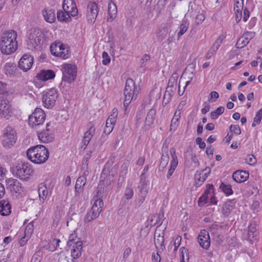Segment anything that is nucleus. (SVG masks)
<instances>
[{
    "label": "nucleus",
    "mask_w": 262,
    "mask_h": 262,
    "mask_svg": "<svg viewBox=\"0 0 262 262\" xmlns=\"http://www.w3.org/2000/svg\"><path fill=\"white\" fill-rule=\"evenodd\" d=\"M30 238V237H27L26 235L24 234V236L22 237L19 241L20 246L23 247L25 246Z\"/></svg>",
    "instance_id": "obj_62"
},
{
    "label": "nucleus",
    "mask_w": 262,
    "mask_h": 262,
    "mask_svg": "<svg viewBox=\"0 0 262 262\" xmlns=\"http://www.w3.org/2000/svg\"><path fill=\"white\" fill-rule=\"evenodd\" d=\"M162 152L164 151H165V155H164L163 153L162 155L161 161L160 163V167L162 169H164L167 166L169 160L168 154V147L167 146H164L163 145L162 147Z\"/></svg>",
    "instance_id": "obj_33"
},
{
    "label": "nucleus",
    "mask_w": 262,
    "mask_h": 262,
    "mask_svg": "<svg viewBox=\"0 0 262 262\" xmlns=\"http://www.w3.org/2000/svg\"><path fill=\"white\" fill-rule=\"evenodd\" d=\"M34 231V225L32 222L29 223L25 227L24 234L27 237H31Z\"/></svg>",
    "instance_id": "obj_52"
},
{
    "label": "nucleus",
    "mask_w": 262,
    "mask_h": 262,
    "mask_svg": "<svg viewBox=\"0 0 262 262\" xmlns=\"http://www.w3.org/2000/svg\"><path fill=\"white\" fill-rule=\"evenodd\" d=\"M225 108L223 106H220L215 111L212 112L210 114V117L213 120L216 119L219 116L222 115L224 112Z\"/></svg>",
    "instance_id": "obj_46"
},
{
    "label": "nucleus",
    "mask_w": 262,
    "mask_h": 262,
    "mask_svg": "<svg viewBox=\"0 0 262 262\" xmlns=\"http://www.w3.org/2000/svg\"><path fill=\"white\" fill-rule=\"evenodd\" d=\"M99 13L97 4L95 2H89L86 7V19L89 24L95 23Z\"/></svg>",
    "instance_id": "obj_12"
},
{
    "label": "nucleus",
    "mask_w": 262,
    "mask_h": 262,
    "mask_svg": "<svg viewBox=\"0 0 262 262\" xmlns=\"http://www.w3.org/2000/svg\"><path fill=\"white\" fill-rule=\"evenodd\" d=\"M50 51L53 55L64 59L68 58L70 55L69 48L60 42L52 43L50 46Z\"/></svg>",
    "instance_id": "obj_9"
},
{
    "label": "nucleus",
    "mask_w": 262,
    "mask_h": 262,
    "mask_svg": "<svg viewBox=\"0 0 262 262\" xmlns=\"http://www.w3.org/2000/svg\"><path fill=\"white\" fill-rule=\"evenodd\" d=\"M249 42V41L243 35L241 36L238 39L236 46L237 48H242L245 46H246L248 43Z\"/></svg>",
    "instance_id": "obj_49"
},
{
    "label": "nucleus",
    "mask_w": 262,
    "mask_h": 262,
    "mask_svg": "<svg viewBox=\"0 0 262 262\" xmlns=\"http://www.w3.org/2000/svg\"><path fill=\"white\" fill-rule=\"evenodd\" d=\"M118 114V109L117 108H114L111 112V115L108 116L106 120L107 123H108V122H109L110 124L113 123L115 124Z\"/></svg>",
    "instance_id": "obj_41"
},
{
    "label": "nucleus",
    "mask_w": 262,
    "mask_h": 262,
    "mask_svg": "<svg viewBox=\"0 0 262 262\" xmlns=\"http://www.w3.org/2000/svg\"><path fill=\"white\" fill-rule=\"evenodd\" d=\"M170 154L171 160L170 161V167L168 169L166 178L169 179L178 165V159L176 155V150L174 147L170 148Z\"/></svg>",
    "instance_id": "obj_16"
},
{
    "label": "nucleus",
    "mask_w": 262,
    "mask_h": 262,
    "mask_svg": "<svg viewBox=\"0 0 262 262\" xmlns=\"http://www.w3.org/2000/svg\"><path fill=\"white\" fill-rule=\"evenodd\" d=\"M17 140V133L13 127L8 125L3 130L1 141L4 147L10 148L13 146Z\"/></svg>",
    "instance_id": "obj_7"
},
{
    "label": "nucleus",
    "mask_w": 262,
    "mask_h": 262,
    "mask_svg": "<svg viewBox=\"0 0 262 262\" xmlns=\"http://www.w3.org/2000/svg\"><path fill=\"white\" fill-rule=\"evenodd\" d=\"M178 79V74L177 72H173L168 80V85L170 87H173L174 85H176L177 83V80Z\"/></svg>",
    "instance_id": "obj_53"
},
{
    "label": "nucleus",
    "mask_w": 262,
    "mask_h": 262,
    "mask_svg": "<svg viewBox=\"0 0 262 262\" xmlns=\"http://www.w3.org/2000/svg\"><path fill=\"white\" fill-rule=\"evenodd\" d=\"M140 92V87L136 85L133 79L128 78L126 80L124 91V107L125 110L132 101L136 100L139 97Z\"/></svg>",
    "instance_id": "obj_4"
},
{
    "label": "nucleus",
    "mask_w": 262,
    "mask_h": 262,
    "mask_svg": "<svg viewBox=\"0 0 262 262\" xmlns=\"http://www.w3.org/2000/svg\"><path fill=\"white\" fill-rule=\"evenodd\" d=\"M55 76V73L50 70H42L36 75L37 80L41 81H47L54 78Z\"/></svg>",
    "instance_id": "obj_27"
},
{
    "label": "nucleus",
    "mask_w": 262,
    "mask_h": 262,
    "mask_svg": "<svg viewBox=\"0 0 262 262\" xmlns=\"http://www.w3.org/2000/svg\"><path fill=\"white\" fill-rule=\"evenodd\" d=\"M45 20L48 23H53L56 20L55 10L50 8H46L42 11Z\"/></svg>",
    "instance_id": "obj_25"
},
{
    "label": "nucleus",
    "mask_w": 262,
    "mask_h": 262,
    "mask_svg": "<svg viewBox=\"0 0 262 262\" xmlns=\"http://www.w3.org/2000/svg\"><path fill=\"white\" fill-rule=\"evenodd\" d=\"M86 182L85 176H80L76 180L75 189L76 193H81L83 191L84 186Z\"/></svg>",
    "instance_id": "obj_32"
},
{
    "label": "nucleus",
    "mask_w": 262,
    "mask_h": 262,
    "mask_svg": "<svg viewBox=\"0 0 262 262\" xmlns=\"http://www.w3.org/2000/svg\"><path fill=\"white\" fill-rule=\"evenodd\" d=\"M103 206V202L102 199H98L95 200L92 209L93 211L97 212L99 213L102 211V208Z\"/></svg>",
    "instance_id": "obj_39"
},
{
    "label": "nucleus",
    "mask_w": 262,
    "mask_h": 262,
    "mask_svg": "<svg viewBox=\"0 0 262 262\" xmlns=\"http://www.w3.org/2000/svg\"><path fill=\"white\" fill-rule=\"evenodd\" d=\"M245 163L249 165L253 166L256 164L257 160L252 154H248L245 158Z\"/></svg>",
    "instance_id": "obj_48"
},
{
    "label": "nucleus",
    "mask_w": 262,
    "mask_h": 262,
    "mask_svg": "<svg viewBox=\"0 0 262 262\" xmlns=\"http://www.w3.org/2000/svg\"><path fill=\"white\" fill-rule=\"evenodd\" d=\"M13 115V110L8 101L3 99H0V117L9 119Z\"/></svg>",
    "instance_id": "obj_14"
},
{
    "label": "nucleus",
    "mask_w": 262,
    "mask_h": 262,
    "mask_svg": "<svg viewBox=\"0 0 262 262\" xmlns=\"http://www.w3.org/2000/svg\"><path fill=\"white\" fill-rule=\"evenodd\" d=\"M206 188L204 193L199 198L198 204L199 206L202 207L205 205H216L217 200L214 193V188L212 184H208L206 186Z\"/></svg>",
    "instance_id": "obj_6"
},
{
    "label": "nucleus",
    "mask_w": 262,
    "mask_h": 262,
    "mask_svg": "<svg viewBox=\"0 0 262 262\" xmlns=\"http://www.w3.org/2000/svg\"><path fill=\"white\" fill-rule=\"evenodd\" d=\"M49 193V190L46 186H42L38 189V194L40 199L44 201L48 195Z\"/></svg>",
    "instance_id": "obj_44"
},
{
    "label": "nucleus",
    "mask_w": 262,
    "mask_h": 262,
    "mask_svg": "<svg viewBox=\"0 0 262 262\" xmlns=\"http://www.w3.org/2000/svg\"><path fill=\"white\" fill-rule=\"evenodd\" d=\"M134 194V190L131 186H127L124 190V196L126 200H130Z\"/></svg>",
    "instance_id": "obj_50"
},
{
    "label": "nucleus",
    "mask_w": 262,
    "mask_h": 262,
    "mask_svg": "<svg viewBox=\"0 0 262 262\" xmlns=\"http://www.w3.org/2000/svg\"><path fill=\"white\" fill-rule=\"evenodd\" d=\"M115 125L113 123L110 124L109 122L107 123L106 121L105 126L103 130L104 133L107 135L110 134L113 131Z\"/></svg>",
    "instance_id": "obj_56"
},
{
    "label": "nucleus",
    "mask_w": 262,
    "mask_h": 262,
    "mask_svg": "<svg viewBox=\"0 0 262 262\" xmlns=\"http://www.w3.org/2000/svg\"><path fill=\"white\" fill-rule=\"evenodd\" d=\"M249 172L246 170H238L233 172L232 178L237 183H243L249 178Z\"/></svg>",
    "instance_id": "obj_22"
},
{
    "label": "nucleus",
    "mask_w": 262,
    "mask_h": 262,
    "mask_svg": "<svg viewBox=\"0 0 262 262\" xmlns=\"http://www.w3.org/2000/svg\"><path fill=\"white\" fill-rule=\"evenodd\" d=\"M43 42V37L42 33L38 30H34L30 33L28 37V43L32 48H36Z\"/></svg>",
    "instance_id": "obj_13"
},
{
    "label": "nucleus",
    "mask_w": 262,
    "mask_h": 262,
    "mask_svg": "<svg viewBox=\"0 0 262 262\" xmlns=\"http://www.w3.org/2000/svg\"><path fill=\"white\" fill-rule=\"evenodd\" d=\"M250 16V13L249 10L245 8L244 9V15H243V21L246 22L247 21L248 19Z\"/></svg>",
    "instance_id": "obj_64"
},
{
    "label": "nucleus",
    "mask_w": 262,
    "mask_h": 262,
    "mask_svg": "<svg viewBox=\"0 0 262 262\" xmlns=\"http://www.w3.org/2000/svg\"><path fill=\"white\" fill-rule=\"evenodd\" d=\"M6 186L13 193H20L23 191L21 184L16 179L10 178L7 180Z\"/></svg>",
    "instance_id": "obj_19"
},
{
    "label": "nucleus",
    "mask_w": 262,
    "mask_h": 262,
    "mask_svg": "<svg viewBox=\"0 0 262 262\" xmlns=\"http://www.w3.org/2000/svg\"><path fill=\"white\" fill-rule=\"evenodd\" d=\"M262 119V108L259 110L256 113L253 121L252 123V126L255 127L259 124Z\"/></svg>",
    "instance_id": "obj_43"
},
{
    "label": "nucleus",
    "mask_w": 262,
    "mask_h": 262,
    "mask_svg": "<svg viewBox=\"0 0 262 262\" xmlns=\"http://www.w3.org/2000/svg\"><path fill=\"white\" fill-rule=\"evenodd\" d=\"M205 16L203 13H198L194 18V23L196 25L201 24L205 20Z\"/></svg>",
    "instance_id": "obj_54"
},
{
    "label": "nucleus",
    "mask_w": 262,
    "mask_h": 262,
    "mask_svg": "<svg viewBox=\"0 0 262 262\" xmlns=\"http://www.w3.org/2000/svg\"><path fill=\"white\" fill-rule=\"evenodd\" d=\"M196 143L199 145L200 148L204 149L205 148L206 144L202 141V139L200 137H198L196 139Z\"/></svg>",
    "instance_id": "obj_60"
},
{
    "label": "nucleus",
    "mask_w": 262,
    "mask_h": 262,
    "mask_svg": "<svg viewBox=\"0 0 262 262\" xmlns=\"http://www.w3.org/2000/svg\"><path fill=\"white\" fill-rule=\"evenodd\" d=\"M58 96V92L54 88H52L44 92L42 96L43 106L48 108L53 107L55 104Z\"/></svg>",
    "instance_id": "obj_10"
},
{
    "label": "nucleus",
    "mask_w": 262,
    "mask_h": 262,
    "mask_svg": "<svg viewBox=\"0 0 262 262\" xmlns=\"http://www.w3.org/2000/svg\"><path fill=\"white\" fill-rule=\"evenodd\" d=\"M34 63V58L30 54H24L19 59L18 67L24 72L29 70Z\"/></svg>",
    "instance_id": "obj_15"
},
{
    "label": "nucleus",
    "mask_w": 262,
    "mask_h": 262,
    "mask_svg": "<svg viewBox=\"0 0 262 262\" xmlns=\"http://www.w3.org/2000/svg\"><path fill=\"white\" fill-rule=\"evenodd\" d=\"M63 81L71 83L77 76V66L74 64L64 63L61 66Z\"/></svg>",
    "instance_id": "obj_8"
},
{
    "label": "nucleus",
    "mask_w": 262,
    "mask_h": 262,
    "mask_svg": "<svg viewBox=\"0 0 262 262\" xmlns=\"http://www.w3.org/2000/svg\"><path fill=\"white\" fill-rule=\"evenodd\" d=\"M63 11L57 12V19L60 22L69 23L72 17L78 14V11L75 0H63L62 5Z\"/></svg>",
    "instance_id": "obj_3"
},
{
    "label": "nucleus",
    "mask_w": 262,
    "mask_h": 262,
    "mask_svg": "<svg viewBox=\"0 0 262 262\" xmlns=\"http://www.w3.org/2000/svg\"><path fill=\"white\" fill-rule=\"evenodd\" d=\"M234 208V205L232 201H228L224 204L222 208V213L225 216H228L231 211Z\"/></svg>",
    "instance_id": "obj_36"
},
{
    "label": "nucleus",
    "mask_w": 262,
    "mask_h": 262,
    "mask_svg": "<svg viewBox=\"0 0 262 262\" xmlns=\"http://www.w3.org/2000/svg\"><path fill=\"white\" fill-rule=\"evenodd\" d=\"M258 234L257 225L255 223H251L248 226L247 240L252 243L256 239Z\"/></svg>",
    "instance_id": "obj_23"
},
{
    "label": "nucleus",
    "mask_w": 262,
    "mask_h": 262,
    "mask_svg": "<svg viewBox=\"0 0 262 262\" xmlns=\"http://www.w3.org/2000/svg\"><path fill=\"white\" fill-rule=\"evenodd\" d=\"M89 126L90 127L89 129L84 133L83 140L82 141V143L83 144V146H84V149L89 144L95 132L94 124L93 122H90Z\"/></svg>",
    "instance_id": "obj_21"
},
{
    "label": "nucleus",
    "mask_w": 262,
    "mask_h": 262,
    "mask_svg": "<svg viewBox=\"0 0 262 262\" xmlns=\"http://www.w3.org/2000/svg\"><path fill=\"white\" fill-rule=\"evenodd\" d=\"M233 9L236 15V21L239 22L242 15V11L244 7L243 0H234Z\"/></svg>",
    "instance_id": "obj_24"
},
{
    "label": "nucleus",
    "mask_w": 262,
    "mask_h": 262,
    "mask_svg": "<svg viewBox=\"0 0 262 262\" xmlns=\"http://www.w3.org/2000/svg\"><path fill=\"white\" fill-rule=\"evenodd\" d=\"M219 97V93L216 91H212L210 94V98L209 101L210 102H215L216 100Z\"/></svg>",
    "instance_id": "obj_58"
},
{
    "label": "nucleus",
    "mask_w": 262,
    "mask_h": 262,
    "mask_svg": "<svg viewBox=\"0 0 262 262\" xmlns=\"http://www.w3.org/2000/svg\"><path fill=\"white\" fill-rule=\"evenodd\" d=\"M230 130L232 133H234L236 135H239L241 134V130L238 125H231L230 126Z\"/></svg>",
    "instance_id": "obj_57"
},
{
    "label": "nucleus",
    "mask_w": 262,
    "mask_h": 262,
    "mask_svg": "<svg viewBox=\"0 0 262 262\" xmlns=\"http://www.w3.org/2000/svg\"><path fill=\"white\" fill-rule=\"evenodd\" d=\"M17 34L14 30L4 31L0 37V51L3 55H10L17 49Z\"/></svg>",
    "instance_id": "obj_1"
},
{
    "label": "nucleus",
    "mask_w": 262,
    "mask_h": 262,
    "mask_svg": "<svg viewBox=\"0 0 262 262\" xmlns=\"http://www.w3.org/2000/svg\"><path fill=\"white\" fill-rule=\"evenodd\" d=\"M100 213L93 211L92 209L90 210L86 214L85 217V222H90L96 219L99 215Z\"/></svg>",
    "instance_id": "obj_45"
},
{
    "label": "nucleus",
    "mask_w": 262,
    "mask_h": 262,
    "mask_svg": "<svg viewBox=\"0 0 262 262\" xmlns=\"http://www.w3.org/2000/svg\"><path fill=\"white\" fill-rule=\"evenodd\" d=\"M11 212V206L8 201H0V214L3 216L9 215Z\"/></svg>",
    "instance_id": "obj_29"
},
{
    "label": "nucleus",
    "mask_w": 262,
    "mask_h": 262,
    "mask_svg": "<svg viewBox=\"0 0 262 262\" xmlns=\"http://www.w3.org/2000/svg\"><path fill=\"white\" fill-rule=\"evenodd\" d=\"M46 119V114L40 108H36L34 112L29 116L28 123L32 127L42 124Z\"/></svg>",
    "instance_id": "obj_11"
},
{
    "label": "nucleus",
    "mask_w": 262,
    "mask_h": 262,
    "mask_svg": "<svg viewBox=\"0 0 262 262\" xmlns=\"http://www.w3.org/2000/svg\"><path fill=\"white\" fill-rule=\"evenodd\" d=\"M200 246L205 250H207L210 246V239L208 231L201 230L198 237Z\"/></svg>",
    "instance_id": "obj_17"
},
{
    "label": "nucleus",
    "mask_w": 262,
    "mask_h": 262,
    "mask_svg": "<svg viewBox=\"0 0 262 262\" xmlns=\"http://www.w3.org/2000/svg\"><path fill=\"white\" fill-rule=\"evenodd\" d=\"M37 136L39 141L44 143L51 142L54 139V135L46 130L38 133Z\"/></svg>",
    "instance_id": "obj_31"
},
{
    "label": "nucleus",
    "mask_w": 262,
    "mask_h": 262,
    "mask_svg": "<svg viewBox=\"0 0 262 262\" xmlns=\"http://www.w3.org/2000/svg\"><path fill=\"white\" fill-rule=\"evenodd\" d=\"M220 188L227 196H229L233 194V190L230 184L222 183L220 186Z\"/></svg>",
    "instance_id": "obj_42"
},
{
    "label": "nucleus",
    "mask_w": 262,
    "mask_h": 262,
    "mask_svg": "<svg viewBox=\"0 0 262 262\" xmlns=\"http://www.w3.org/2000/svg\"><path fill=\"white\" fill-rule=\"evenodd\" d=\"M180 262H188L189 254L188 250L184 247H181L180 249Z\"/></svg>",
    "instance_id": "obj_38"
},
{
    "label": "nucleus",
    "mask_w": 262,
    "mask_h": 262,
    "mask_svg": "<svg viewBox=\"0 0 262 262\" xmlns=\"http://www.w3.org/2000/svg\"><path fill=\"white\" fill-rule=\"evenodd\" d=\"M56 129V124L53 122H49L46 124V131L54 135Z\"/></svg>",
    "instance_id": "obj_51"
},
{
    "label": "nucleus",
    "mask_w": 262,
    "mask_h": 262,
    "mask_svg": "<svg viewBox=\"0 0 262 262\" xmlns=\"http://www.w3.org/2000/svg\"><path fill=\"white\" fill-rule=\"evenodd\" d=\"M108 15L107 20L110 22L113 21L117 15V6L112 1H110L108 4Z\"/></svg>",
    "instance_id": "obj_28"
},
{
    "label": "nucleus",
    "mask_w": 262,
    "mask_h": 262,
    "mask_svg": "<svg viewBox=\"0 0 262 262\" xmlns=\"http://www.w3.org/2000/svg\"><path fill=\"white\" fill-rule=\"evenodd\" d=\"M77 241H80L79 239L77 237V233L76 231H74L72 233H71L69 236V239L67 242L68 246H72L75 242Z\"/></svg>",
    "instance_id": "obj_47"
},
{
    "label": "nucleus",
    "mask_w": 262,
    "mask_h": 262,
    "mask_svg": "<svg viewBox=\"0 0 262 262\" xmlns=\"http://www.w3.org/2000/svg\"><path fill=\"white\" fill-rule=\"evenodd\" d=\"M189 26V21L187 19H183L179 28V31L177 33V40H179L181 37L188 30Z\"/></svg>",
    "instance_id": "obj_34"
},
{
    "label": "nucleus",
    "mask_w": 262,
    "mask_h": 262,
    "mask_svg": "<svg viewBox=\"0 0 262 262\" xmlns=\"http://www.w3.org/2000/svg\"><path fill=\"white\" fill-rule=\"evenodd\" d=\"M102 63L103 65H108L111 62V57L106 52H103L102 54Z\"/></svg>",
    "instance_id": "obj_55"
},
{
    "label": "nucleus",
    "mask_w": 262,
    "mask_h": 262,
    "mask_svg": "<svg viewBox=\"0 0 262 262\" xmlns=\"http://www.w3.org/2000/svg\"><path fill=\"white\" fill-rule=\"evenodd\" d=\"M70 247H71V256L73 259H76L81 256L83 244L81 241H76Z\"/></svg>",
    "instance_id": "obj_20"
},
{
    "label": "nucleus",
    "mask_w": 262,
    "mask_h": 262,
    "mask_svg": "<svg viewBox=\"0 0 262 262\" xmlns=\"http://www.w3.org/2000/svg\"><path fill=\"white\" fill-rule=\"evenodd\" d=\"M187 103V99L186 98L184 99V100H181L179 104L177 106V110L176 111H178L179 112L181 113V111L184 107V106L186 105Z\"/></svg>",
    "instance_id": "obj_59"
},
{
    "label": "nucleus",
    "mask_w": 262,
    "mask_h": 262,
    "mask_svg": "<svg viewBox=\"0 0 262 262\" xmlns=\"http://www.w3.org/2000/svg\"><path fill=\"white\" fill-rule=\"evenodd\" d=\"M244 36L249 41H250L254 36V33L252 32H247L243 34Z\"/></svg>",
    "instance_id": "obj_63"
},
{
    "label": "nucleus",
    "mask_w": 262,
    "mask_h": 262,
    "mask_svg": "<svg viewBox=\"0 0 262 262\" xmlns=\"http://www.w3.org/2000/svg\"><path fill=\"white\" fill-rule=\"evenodd\" d=\"M4 70L5 73L8 76H11L14 74L16 70V65L12 62H7L5 64Z\"/></svg>",
    "instance_id": "obj_35"
},
{
    "label": "nucleus",
    "mask_w": 262,
    "mask_h": 262,
    "mask_svg": "<svg viewBox=\"0 0 262 262\" xmlns=\"http://www.w3.org/2000/svg\"><path fill=\"white\" fill-rule=\"evenodd\" d=\"M169 28L166 25H161L157 34L159 37L163 39L169 33Z\"/></svg>",
    "instance_id": "obj_40"
},
{
    "label": "nucleus",
    "mask_w": 262,
    "mask_h": 262,
    "mask_svg": "<svg viewBox=\"0 0 262 262\" xmlns=\"http://www.w3.org/2000/svg\"><path fill=\"white\" fill-rule=\"evenodd\" d=\"M226 36L224 34L220 35L215 42L213 43L210 48V51L216 52L220 47L223 41L225 38Z\"/></svg>",
    "instance_id": "obj_37"
},
{
    "label": "nucleus",
    "mask_w": 262,
    "mask_h": 262,
    "mask_svg": "<svg viewBox=\"0 0 262 262\" xmlns=\"http://www.w3.org/2000/svg\"><path fill=\"white\" fill-rule=\"evenodd\" d=\"M181 112L175 111L173 118L171 119L169 131L174 132L178 128L180 124L181 118Z\"/></svg>",
    "instance_id": "obj_30"
},
{
    "label": "nucleus",
    "mask_w": 262,
    "mask_h": 262,
    "mask_svg": "<svg viewBox=\"0 0 262 262\" xmlns=\"http://www.w3.org/2000/svg\"><path fill=\"white\" fill-rule=\"evenodd\" d=\"M48 149L43 145H37L29 148L26 152L27 158L35 164H42L49 157Z\"/></svg>",
    "instance_id": "obj_2"
},
{
    "label": "nucleus",
    "mask_w": 262,
    "mask_h": 262,
    "mask_svg": "<svg viewBox=\"0 0 262 262\" xmlns=\"http://www.w3.org/2000/svg\"><path fill=\"white\" fill-rule=\"evenodd\" d=\"M14 176L21 180L27 181L33 176L34 170L33 166L29 162L17 164L12 168Z\"/></svg>",
    "instance_id": "obj_5"
},
{
    "label": "nucleus",
    "mask_w": 262,
    "mask_h": 262,
    "mask_svg": "<svg viewBox=\"0 0 262 262\" xmlns=\"http://www.w3.org/2000/svg\"><path fill=\"white\" fill-rule=\"evenodd\" d=\"M151 260L152 262H160L161 257L158 252H153L152 253Z\"/></svg>",
    "instance_id": "obj_61"
},
{
    "label": "nucleus",
    "mask_w": 262,
    "mask_h": 262,
    "mask_svg": "<svg viewBox=\"0 0 262 262\" xmlns=\"http://www.w3.org/2000/svg\"><path fill=\"white\" fill-rule=\"evenodd\" d=\"M155 116L156 111L154 110L151 109L148 111L144 125V128L145 130H148L151 127L154 122Z\"/></svg>",
    "instance_id": "obj_26"
},
{
    "label": "nucleus",
    "mask_w": 262,
    "mask_h": 262,
    "mask_svg": "<svg viewBox=\"0 0 262 262\" xmlns=\"http://www.w3.org/2000/svg\"><path fill=\"white\" fill-rule=\"evenodd\" d=\"M210 173V169L209 168H206L203 170L197 171L194 177L195 186L196 187L201 186L208 178Z\"/></svg>",
    "instance_id": "obj_18"
}]
</instances>
